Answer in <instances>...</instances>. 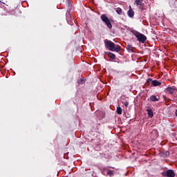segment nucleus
<instances>
[{
	"label": "nucleus",
	"instance_id": "1",
	"mask_svg": "<svg viewBox=\"0 0 177 177\" xmlns=\"http://www.w3.org/2000/svg\"><path fill=\"white\" fill-rule=\"evenodd\" d=\"M104 45L105 48H107L109 50H111V52H120L121 50V46L119 45H116L114 44V42L111 41V40L105 39L104 40Z\"/></svg>",
	"mask_w": 177,
	"mask_h": 177
},
{
	"label": "nucleus",
	"instance_id": "2",
	"mask_svg": "<svg viewBox=\"0 0 177 177\" xmlns=\"http://www.w3.org/2000/svg\"><path fill=\"white\" fill-rule=\"evenodd\" d=\"M134 35L137 38L138 41H139V42H141V44H145V42H146V40L147 39L146 35L139 32H136V33H134Z\"/></svg>",
	"mask_w": 177,
	"mask_h": 177
},
{
	"label": "nucleus",
	"instance_id": "3",
	"mask_svg": "<svg viewBox=\"0 0 177 177\" xmlns=\"http://www.w3.org/2000/svg\"><path fill=\"white\" fill-rule=\"evenodd\" d=\"M101 20L105 23L106 26H107L108 28H113V25L111 24V22H110V19L109 17H107V15L106 14H104L101 16Z\"/></svg>",
	"mask_w": 177,
	"mask_h": 177
},
{
	"label": "nucleus",
	"instance_id": "4",
	"mask_svg": "<svg viewBox=\"0 0 177 177\" xmlns=\"http://www.w3.org/2000/svg\"><path fill=\"white\" fill-rule=\"evenodd\" d=\"M162 176L165 177H175L176 174L172 169H168L166 171L162 172Z\"/></svg>",
	"mask_w": 177,
	"mask_h": 177
},
{
	"label": "nucleus",
	"instance_id": "5",
	"mask_svg": "<svg viewBox=\"0 0 177 177\" xmlns=\"http://www.w3.org/2000/svg\"><path fill=\"white\" fill-rule=\"evenodd\" d=\"M136 3L141 10H145V3H143V0H136Z\"/></svg>",
	"mask_w": 177,
	"mask_h": 177
},
{
	"label": "nucleus",
	"instance_id": "6",
	"mask_svg": "<svg viewBox=\"0 0 177 177\" xmlns=\"http://www.w3.org/2000/svg\"><path fill=\"white\" fill-rule=\"evenodd\" d=\"M165 92H168V93H170V95H172L175 91H176V88L173 87H167L165 88Z\"/></svg>",
	"mask_w": 177,
	"mask_h": 177
},
{
	"label": "nucleus",
	"instance_id": "7",
	"mask_svg": "<svg viewBox=\"0 0 177 177\" xmlns=\"http://www.w3.org/2000/svg\"><path fill=\"white\" fill-rule=\"evenodd\" d=\"M129 17H133L135 16V11L132 10V8L129 6V10L127 12Z\"/></svg>",
	"mask_w": 177,
	"mask_h": 177
},
{
	"label": "nucleus",
	"instance_id": "8",
	"mask_svg": "<svg viewBox=\"0 0 177 177\" xmlns=\"http://www.w3.org/2000/svg\"><path fill=\"white\" fill-rule=\"evenodd\" d=\"M147 112L148 114V117L149 118H153V117L154 116V113H153V110H151V109H147Z\"/></svg>",
	"mask_w": 177,
	"mask_h": 177
},
{
	"label": "nucleus",
	"instance_id": "9",
	"mask_svg": "<svg viewBox=\"0 0 177 177\" xmlns=\"http://www.w3.org/2000/svg\"><path fill=\"white\" fill-rule=\"evenodd\" d=\"M151 85H153V86H160V85H161V82H159L158 80H153L151 82Z\"/></svg>",
	"mask_w": 177,
	"mask_h": 177
},
{
	"label": "nucleus",
	"instance_id": "10",
	"mask_svg": "<svg viewBox=\"0 0 177 177\" xmlns=\"http://www.w3.org/2000/svg\"><path fill=\"white\" fill-rule=\"evenodd\" d=\"M127 49L129 52H132L133 53V50L135 49V48L133 46H132V44H127Z\"/></svg>",
	"mask_w": 177,
	"mask_h": 177
},
{
	"label": "nucleus",
	"instance_id": "11",
	"mask_svg": "<svg viewBox=\"0 0 177 177\" xmlns=\"http://www.w3.org/2000/svg\"><path fill=\"white\" fill-rule=\"evenodd\" d=\"M151 102H158L160 100V97H157L156 95H151L150 97Z\"/></svg>",
	"mask_w": 177,
	"mask_h": 177
},
{
	"label": "nucleus",
	"instance_id": "12",
	"mask_svg": "<svg viewBox=\"0 0 177 177\" xmlns=\"http://www.w3.org/2000/svg\"><path fill=\"white\" fill-rule=\"evenodd\" d=\"M108 57H110V59H112V60H115V55H114V53L109 52Z\"/></svg>",
	"mask_w": 177,
	"mask_h": 177
},
{
	"label": "nucleus",
	"instance_id": "13",
	"mask_svg": "<svg viewBox=\"0 0 177 177\" xmlns=\"http://www.w3.org/2000/svg\"><path fill=\"white\" fill-rule=\"evenodd\" d=\"M116 13H118V15H122V9H121V8H115Z\"/></svg>",
	"mask_w": 177,
	"mask_h": 177
},
{
	"label": "nucleus",
	"instance_id": "14",
	"mask_svg": "<svg viewBox=\"0 0 177 177\" xmlns=\"http://www.w3.org/2000/svg\"><path fill=\"white\" fill-rule=\"evenodd\" d=\"M116 113L120 115L122 114V108H121V106H118Z\"/></svg>",
	"mask_w": 177,
	"mask_h": 177
},
{
	"label": "nucleus",
	"instance_id": "15",
	"mask_svg": "<svg viewBox=\"0 0 177 177\" xmlns=\"http://www.w3.org/2000/svg\"><path fill=\"white\" fill-rule=\"evenodd\" d=\"M107 175H109V176H114V171L113 170L108 169Z\"/></svg>",
	"mask_w": 177,
	"mask_h": 177
},
{
	"label": "nucleus",
	"instance_id": "16",
	"mask_svg": "<svg viewBox=\"0 0 177 177\" xmlns=\"http://www.w3.org/2000/svg\"><path fill=\"white\" fill-rule=\"evenodd\" d=\"M123 104L125 106V107H128L129 106V102L126 101V102H122Z\"/></svg>",
	"mask_w": 177,
	"mask_h": 177
},
{
	"label": "nucleus",
	"instance_id": "17",
	"mask_svg": "<svg viewBox=\"0 0 177 177\" xmlns=\"http://www.w3.org/2000/svg\"><path fill=\"white\" fill-rule=\"evenodd\" d=\"M153 80H151V78H149L147 80L146 84H150V82H151Z\"/></svg>",
	"mask_w": 177,
	"mask_h": 177
},
{
	"label": "nucleus",
	"instance_id": "18",
	"mask_svg": "<svg viewBox=\"0 0 177 177\" xmlns=\"http://www.w3.org/2000/svg\"><path fill=\"white\" fill-rule=\"evenodd\" d=\"M165 154L166 157H169V151H166Z\"/></svg>",
	"mask_w": 177,
	"mask_h": 177
},
{
	"label": "nucleus",
	"instance_id": "19",
	"mask_svg": "<svg viewBox=\"0 0 177 177\" xmlns=\"http://www.w3.org/2000/svg\"><path fill=\"white\" fill-rule=\"evenodd\" d=\"M68 2V8H71V5L70 6V0H66Z\"/></svg>",
	"mask_w": 177,
	"mask_h": 177
},
{
	"label": "nucleus",
	"instance_id": "20",
	"mask_svg": "<svg viewBox=\"0 0 177 177\" xmlns=\"http://www.w3.org/2000/svg\"><path fill=\"white\" fill-rule=\"evenodd\" d=\"M176 116L177 117V110L176 111Z\"/></svg>",
	"mask_w": 177,
	"mask_h": 177
},
{
	"label": "nucleus",
	"instance_id": "21",
	"mask_svg": "<svg viewBox=\"0 0 177 177\" xmlns=\"http://www.w3.org/2000/svg\"><path fill=\"white\" fill-rule=\"evenodd\" d=\"M109 168H112L113 169H114V167H109Z\"/></svg>",
	"mask_w": 177,
	"mask_h": 177
},
{
	"label": "nucleus",
	"instance_id": "22",
	"mask_svg": "<svg viewBox=\"0 0 177 177\" xmlns=\"http://www.w3.org/2000/svg\"><path fill=\"white\" fill-rule=\"evenodd\" d=\"M68 15L70 16V12H68Z\"/></svg>",
	"mask_w": 177,
	"mask_h": 177
}]
</instances>
